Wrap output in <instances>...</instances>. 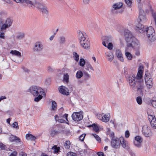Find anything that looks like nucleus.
I'll use <instances>...</instances> for the list:
<instances>
[{
	"label": "nucleus",
	"instance_id": "nucleus-1",
	"mask_svg": "<svg viewBox=\"0 0 156 156\" xmlns=\"http://www.w3.org/2000/svg\"><path fill=\"white\" fill-rule=\"evenodd\" d=\"M27 91L35 97L34 101L37 102H38L42 98V95H45V94L42 88L36 86H30L27 90Z\"/></svg>",
	"mask_w": 156,
	"mask_h": 156
},
{
	"label": "nucleus",
	"instance_id": "nucleus-2",
	"mask_svg": "<svg viewBox=\"0 0 156 156\" xmlns=\"http://www.w3.org/2000/svg\"><path fill=\"white\" fill-rule=\"evenodd\" d=\"M135 75L133 74L129 75L128 78V82L129 86L132 88L137 89L138 91L141 92L144 88L143 80L136 79Z\"/></svg>",
	"mask_w": 156,
	"mask_h": 156
},
{
	"label": "nucleus",
	"instance_id": "nucleus-3",
	"mask_svg": "<svg viewBox=\"0 0 156 156\" xmlns=\"http://www.w3.org/2000/svg\"><path fill=\"white\" fill-rule=\"evenodd\" d=\"M78 36L81 46L84 48L88 49L90 48V43L86 34L80 31H78Z\"/></svg>",
	"mask_w": 156,
	"mask_h": 156
},
{
	"label": "nucleus",
	"instance_id": "nucleus-4",
	"mask_svg": "<svg viewBox=\"0 0 156 156\" xmlns=\"http://www.w3.org/2000/svg\"><path fill=\"white\" fill-rule=\"evenodd\" d=\"M145 84L147 88H151L153 85V81L152 77L150 74L145 73Z\"/></svg>",
	"mask_w": 156,
	"mask_h": 156
},
{
	"label": "nucleus",
	"instance_id": "nucleus-5",
	"mask_svg": "<svg viewBox=\"0 0 156 156\" xmlns=\"http://www.w3.org/2000/svg\"><path fill=\"white\" fill-rule=\"evenodd\" d=\"M13 20L10 17H7L4 21V23H2L1 27V29L2 31H4L7 28L10 27L12 24Z\"/></svg>",
	"mask_w": 156,
	"mask_h": 156
},
{
	"label": "nucleus",
	"instance_id": "nucleus-6",
	"mask_svg": "<svg viewBox=\"0 0 156 156\" xmlns=\"http://www.w3.org/2000/svg\"><path fill=\"white\" fill-rule=\"evenodd\" d=\"M43 48V46L42 43L38 41L36 42L35 43L33 50L34 52L39 54L42 51Z\"/></svg>",
	"mask_w": 156,
	"mask_h": 156
},
{
	"label": "nucleus",
	"instance_id": "nucleus-7",
	"mask_svg": "<svg viewBox=\"0 0 156 156\" xmlns=\"http://www.w3.org/2000/svg\"><path fill=\"white\" fill-rule=\"evenodd\" d=\"M142 133L146 137H150L152 135V133L150 127L147 125H144L142 127Z\"/></svg>",
	"mask_w": 156,
	"mask_h": 156
},
{
	"label": "nucleus",
	"instance_id": "nucleus-8",
	"mask_svg": "<svg viewBox=\"0 0 156 156\" xmlns=\"http://www.w3.org/2000/svg\"><path fill=\"white\" fill-rule=\"evenodd\" d=\"M124 35L125 40L127 43L131 42L132 40L135 38L133 37L131 32L127 29L125 30Z\"/></svg>",
	"mask_w": 156,
	"mask_h": 156
},
{
	"label": "nucleus",
	"instance_id": "nucleus-9",
	"mask_svg": "<svg viewBox=\"0 0 156 156\" xmlns=\"http://www.w3.org/2000/svg\"><path fill=\"white\" fill-rule=\"evenodd\" d=\"M131 43H129V45H131V47L134 49L139 50L140 48V43L135 38H133Z\"/></svg>",
	"mask_w": 156,
	"mask_h": 156
},
{
	"label": "nucleus",
	"instance_id": "nucleus-10",
	"mask_svg": "<svg viewBox=\"0 0 156 156\" xmlns=\"http://www.w3.org/2000/svg\"><path fill=\"white\" fill-rule=\"evenodd\" d=\"M148 118L152 128L153 129H156V119L154 116L149 115Z\"/></svg>",
	"mask_w": 156,
	"mask_h": 156
},
{
	"label": "nucleus",
	"instance_id": "nucleus-11",
	"mask_svg": "<svg viewBox=\"0 0 156 156\" xmlns=\"http://www.w3.org/2000/svg\"><path fill=\"white\" fill-rule=\"evenodd\" d=\"M147 28H148L147 26H144L140 23H138L135 29L140 33H143L146 32Z\"/></svg>",
	"mask_w": 156,
	"mask_h": 156
},
{
	"label": "nucleus",
	"instance_id": "nucleus-12",
	"mask_svg": "<svg viewBox=\"0 0 156 156\" xmlns=\"http://www.w3.org/2000/svg\"><path fill=\"white\" fill-rule=\"evenodd\" d=\"M72 117L74 121H79L83 118V115L80 112H74L73 114Z\"/></svg>",
	"mask_w": 156,
	"mask_h": 156
},
{
	"label": "nucleus",
	"instance_id": "nucleus-13",
	"mask_svg": "<svg viewBox=\"0 0 156 156\" xmlns=\"http://www.w3.org/2000/svg\"><path fill=\"white\" fill-rule=\"evenodd\" d=\"M7 12L3 10H0V23H4L5 19L8 17Z\"/></svg>",
	"mask_w": 156,
	"mask_h": 156
},
{
	"label": "nucleus",
	"instance_id": "nucleus-14",
	"mask_svg": "<svg viewBox=\"0 0 156 156\" xmlns=\"http://www.w3.org/2000/svg\"><path fill=\"white\" fill-rule=\"evenodd\" d=\"M111 145L113 147L118 148L120 146V141L119 139L116 138L112 139L111 141Z\"/></svg>",
	"mask_w": 156,
	"mask_h": 156
},
{
	"label": "nucleus",
	"instance_id": "nucleus-15",
	"mask_svg": "<svg viewBox=\"0 0 156 156\" xmlns=\"http://www.w3.org/2000/svg\"><path fill=\"white\" fill-rule=\"evenodd\" d=\"M139 23H144L147 22V20L146 17L144 13L141 12L139 17Z\"/></svg>",
	"mask_w": 156,
	"mask_h": 156
},
{
	"label": "nucleus",
	"instance_id": "nucleus-16",
	"mask_svg": "<svg viewBox=\"0 0 156 156\" xmlns=\"http://www.w3.org/2000/svg\"><path fill=\"white\" fill-rule=\"evenodd\" d=\"M102 39V44L105 47L106 46V43L108 44L112 42V37L110 36L103 37Z\"/></svg>",
	"mask_w": 156,
	"mask_h": 156
},
{
	"label": "nucleus",
	"instance_id": "nucleus-17",
	"mask_svg": "<svg viewBox=\"0 0 156 156\" xmlns=\"http://www.w3.org/2000/svg\"><path fill=\"white\" fill-rule=\"evenodd\" d=\"M59 91L61 93L64 95H67L69 94L68 89L65 86H61L59 88Z\"/></svg>",
	"mask_w": 156,
	"mask_h": 156
},
{
	"label": "nucleus",
	"instance_id": "nucleus-18",
	"mask_svg": "<svg viewBox=\"0 0 156 156\" xmlns=\"http://www.w3.org/2000/svg\"><path fill=\"white\" fill-rule=\"evenodd\" d=\"M115 55L119 60L122 62L124 61L123 55L120 50L119 49L116 50L115 51Z\"/></svg>",
	"mask_w": 156,
	"mask_h": 156
},
{
	"label": "nucleus",
	"instance_id": "nucleus-19",
	"mask_svg": "<svg viewBox=\"0 0 156 156\" xmlns=\"http://www.w3.org/2000/svg\"><path fill=\"white\" fill-rule=\"evenodd\" d=\"M9 140L11 142L14 141L16 143L21 142V140L19 137L13 135L10 136L9 138Z\"/></svg>",
	"mask_w": 156,
	"mask_h": 156
},
{
	"label": "nucleus",
	"instance_id": "nucleus-20",
	"mask_svg": "<svg viewBox=\"0 0 156 156\" xmlns=\"http://www.w3.org/2000/svg\"><path fill=\"white\" fill-rule=\"evenodd\" d=\"M146 33L147 36L155 34L154 30L151 27V26L147 28V30H146Z\"/></svg>",
	"mask_w": 156,
	"mask_h": 156
},
{
	"label": "nucleus",
	"instance_id": "nucleus-21",
	"mask_svg": "<svg viewBox=\"0 0 156 156\" xmlns=\"http://www.w3.org/2000/svg\"><path fill=\"white\" fill-rule=\"evenodd\" d=\"M105 54L107 57L108 60L111 62L114 58V55L111 51H109L105 53Z\"/></svg>",
	"mask_w": 156,
	"mask_h": 156
},
{
	"label": "nucleus",
	"instance_id": "nucleus-22",
	"mask_svg": "<svg viewBox=\"0 0 156 156\" xmlns=\"http://www.w3.org/2000/svg\"><path fill=\"white\" fill-rule=\"evenodd\" d=\"M84 68L87 71H89L90 69L93 71H94V70L91 64L88 62H86V65L84 66Z\"/></svg>",
	"mask_w": 156,
	"mask_h": 156
},
{
	"label": "nucleus",
	"instance_id": "nucleus-23",
	"mask_svg": "<svg viewBox=\"0 0 156 156\" xmlns=\"http://www.w3.org/2000/svg\"><path fill=\"white\" fill-rule=\"evenodd\" d=\"M147 37L148 40L149 41L150 44L154 42L156 40L155 34H152L151 35L148 36H147Z\"/></svg>",
	"mask_w": 156,
	"mask_h": 156
},
{
	"label": "nucleus",
	"instance_id": "nucleus-24",
	"mask_svg": "<svg viewBox=\"0 0 156 156\" xmlns=\"http://www.w3.org/2000/svg\"><path fill=\"white\" fill-rule=\"evenodd\" d=\"M26 138L27 140H34L36 139L35 136L29 133L26 135Z\"/></svg>",
	"mask_w": 156,
	"mask_h": 156
},
{
	"label": "nucleus",
	"instance_id": "nucleus-25",
	"mask_svg": "<svg viewBox=\"0 0 156 156\" xmlns=\"http://www.w3.org/2000/svg\"><path fill=\"white\" fill-rule=\"evenodd\" d=\"M120 143L123 148H125L126 145L127 144V142L124 140L123 137H121L119 140Z\"/></svg>",
	"mask_w": 156,
	"mask_h": 156
},
{
	"label": "nucleus",
	"instance_id": "nucleus-26",
	"mask_svg": "<svg viewBox=\"0 0 156 156\" xmlns=\"http://www.w3.org/2000/svg\"><path fill=\"white\" fill-rule=\"evenodd\" d=\"M60 148L59 147H57V145H54L51 148L52 150L55 154H58L60 152Z\"/></svg>",
	"mask_w": 156,
	"mask_h": 156
},
{
	"label": "nucleus",
	"instance_id": "nucleus-27",
	"mask_svg": "<svg viewBox=\"0 0 156 156\" xmlns=\"http://www.w3.org/2000/svg\"><path fill=\"white\" fill-rule=\"evenodd\" d=\"M123 5V3L121 2H118L115 3L113 5V8L115 9H117L121 8Z\"/></svg>",
	"mask_w": 156,
	"mask_h": 156
},
{
	"label": "nucleus",
	"instance_id": "nucleus-28",
	"mask_svg": "<svg viewBox=\"0 0 156 156\" xmlns=\"http://www.w3.org/2000/svg\"><path fill=\"white\" fill-rule=\"evenodd\" d=\"M10 53L12 54V55L17 56L19 57H21L22 56L21 53L16 50H12L10 51Z\"/></svg>",
	"mask_w": 156,
	"mask_h": 156
},
{
	"label": "nucleus",
	"instance_id": "nucleus-29",
	"mask_svg": "<svg viewBox=\"0 0 156 156\" xmlns=\"http://www.w3.org/2000/svg\"><path fill=\"white\" fill-rule=\"evenodd\" d=\"M143 72V71L138 70L137 76L136 77V80H143L142 79Z\"/></svg>",
	"mask_w": 156,
	"mask_h": 156
},
{
	"label": "nucleus",
	"instance_id": "nucleus-30",
	"mask_svg": "<svg viewBox=\"0 0 156 156\" xmlns=\"http://www.w3.org/2000/svg\"><path fill=\"white\" fill-rule=\"evenodd\" d=\"M143 72V71L138 70L137 76L136 77V80H143L142 79Z\"/></svg>",
	"mask_w": 156,
	"mask_h": 156
},
{
	"label": "nucleus",
	"instance_id": "nucleus-31",
	"mask_svg": "<svg viewBox=\"0 0 156 156\" xmlns=\"http://www.w3.org/2000/svg\"><path fill=\"white\" fill-rule=\"evenodd\" d=\"M89 127H92L93 130H94L96 132H98L99 129V128L98 126V125L94 123L92 125L89 126Z\"/></svg>",
	"mask_w": 156,
	"mask_h": 156
},
{
	"label": "nucleus",
	"instance_id": "nucleus-32",
	"mask_svg": "<svg viewBox=\"0 0 156 156\" xmlns=\"http://www.w3.org/2000/svg\"><path fill=\"white\" fill-rule=\"evenodd\" d=\"M25 34L23 33V32H20L18 33L17 34L16 36V38L19 39L21 40L22 39H23L24 37Z\"/></svg>",
	"mask_w": 156,
	"mask_h": 156
},
{
	"label": "nucleus",
	"instance_id": "nucleus-33",
	"mask_svg": "<svg viewBox=\"0 0 156 156\" xmlns=\"http://www.w3.org/2000/svg\"><path fill=\"white\" fill-rule=\"evenodd\" d=\"M35 6L41 10L45 6L39 2H37L35 5Z\"/></svg>",
	"mask_w": 156,
	"mask_h": 156
},
{
	"label": "nucleus",
	"instance_id": "nucleus-34",
	"mask_svg": "<svg viewBox=\"0 0 156 156\" xmlns=\"http://www.w3.org/2000/svg\"><path fill=\"white\" fill-rule=\"evenodd\" d=\"M57 108V105L56 102L54 101H52L51 110L55 111Z\"/></svg>",
	"mask_w": 156,
	"mask_h": 156
},
{
	"label": "nucleus",
	"instance_id": "nucleus-35",
	"mask_svg": "<svg viewBox=\"0 0 156 156\" xmlns=\"http://www.w3.org/2000/svg\"><path fill=\"white\" fill-rule=\"evenodd\" d=\"M83 75V73L80 70L78 71L76 73V76L78 79L81 78Z\"/></svg>",
	"mask_w": 156,
	"mask_h": 156
},
{
	"label": "nucleus",
	"instance_id": "nucleus-36",
	"mask_svg": "<svg viewBox=\"0 0 156 156\" xmlns=\"http://www.w3.org/2000/svg\"><path fill=\"white\" fill-rule=\"evenodd\" d=\"M104 117L102 119V121L105 122H107L109 120V114H106L103 115Z\"/></svg>",
	"mask_w": 156,
	"mask_h": 156
},
{
	"label": "nucleus",
	"instance_id": "nucleus-37",
	"mask_svg": "<svg viewBox=\"0 0 156 156\" xmlns=\"http://www.w3.org/2000/svg\"><path fill=\"white\" fill-rule=\"evenodd\" d=\"M73 57L74 60L76 62H78L79 60V56L76 52H74L73 53Z\"/></svg>",
	"mask_w": 156,
	"mask_h": 156
},
{
	"label": "nucleus",
	"instance_id": "nucleus-38",
	"mask_svg": "<svg viewBox=\"0 0 156 156\" xmlns=\"http://www.w3.org/2000/svg\"><path fill=\"white\" fill-rule=\"evenodd\" d=\"M69 76L68 73H64L63 76V80L67 83L69 82Z\"/></svg>",
	"mask_w": 156,
	"mask_h": 156
},
{
	"label": "nucleus",
	"instance_id": "nucleus-39",
	"mask_svg": "<svg viewBox=\"0 0 156 156\" xmlns=\"http://www.w3.org/2000/svg\"><path fill=\"white\" fill-rule=\"evenodd\" d=\"M129 43H128L127 45L126 46L125 48V52H130L131 51V45H129Z\"/></svg>",
	"mask_w": 156,
	"mask_h": 156
},
{
	"label": "nucleus",
	"instance_id": "nucleus-40",
	"mask_svg": "<svg viewBox=\"0 0 156 156\" xmlns=\"http://www.w3.org/2000/svg\"><path fill=\"white\" fill-rule=\"evenodd\" d=\"M125 55L128 60H131L133 58V56L130 53V52H127L125 53Z\"/></svg>",
	"mask_w": 156,
	"mask_h": 156
},
{
	"label": "nucleus",
	"instance_id": "nucleus-41",
	"mask_svg": "<svg viewBox=\"0 0 156 156\" xmlns=\"http://www.w3.org/2000/svg\"><path fill=\"white\" fill-rule=\"evenodd\" d=\"M87 62H85L83 58H82L80 60V65L81 66H84V65H86V64Z\"/></svg>",
	"mask_w": 156,
	"mask_h": 156
},
{
	"label": "nucleus",
	"instance_id": "nucleus-42",
	"mask_svg": "<svg viewBox=\"0 0 156 156\" xmlns=\"http://www.w3.org/2000/svg\"><path fill=\"white\" fill-rule=\"evenodd\" d=\"M42 13L47 14L48 13V11L47 10V8L44 6L41 10H40Z\"/></svg>",
	"mask_w": 156,
	"mask_h": 156
},
{
	"label": "nucleus",
	"instance_id": "nucleus-43",
	"mask_svg": "<svg viewBox=\"0 0 156 156\" xmlns=\"http://www.w3.org/2000/svg\"><path fill=\"white\" fill-rule=\"evenodd\" d=\"M83 71L84 76L85 78L88 79L90 77V75L87 72L84 70H83Z\"/></svg>",
	"mask_w": 156,
	"mask_h": 156
},
{
	"label": "nucleus",
	"instance_id": "nucleus-44",
	"mask_svg": "<svg viewBox=\"0 0 156 156\" xmlns=\"http://www.w3.org/2000/svg\"><path fill=\"white\" fill-rule=\"evenodd\" d=\"M70 143L69 141H66L64 144L65 147L66 149H69L70 147Z\"/></svg>",
	"mask_w": 156,
	"mask_h": 156
},
{
	"label": "nucleus",
	"instance_id": "nucleus-45",
	"mask_svg": "<svg viewBox=\"0 0 156 156\" xmlns=\"http://www.w3.org/2000/svg\"><path fill=\"white\" fill-rule=\"evenodd\" d=\"M59 132L55 130H51L50 132V135L51 136H54L55 135L58 134Z\"/></svg>",
	"mask_w": 156,
	"mask_h": 156
},
{
	"label": "nucleus",
	"instance_id": "nucleus-46",
	"mask_svg": "<svg viewBox=\"0 0 156 156\" xmlns=\"http://www.w3.org/2000/svg\"><path fill=\"white\" fill-rule=\"evenodd\" d=\"M12 126L14 128H15L17 129H19V126L18 123V122H14L12 125Z\"/></svg>",
	"mask_w": 156,
	"mask_h": 156
},
{
	"label": "nucleus",
	"instance_id": "nucleus-47",
	"mask_svg": "<svg viewBox=\"0 0 156 156\" xmlns=\"http://www.w3.org/2000/svg\"><path fill=\"white\" fill-rule=\"evenodd\" d=\"M134 140L141 143L142 142V139L140 136H137L135 137Z\"/></svg>",
	"mask_w": 156,
	"mask_h": 156
},
{
	"label": "nucleus",
	"instance_id": "nucleus-48",
	"mask_svg": "<svg viewBox=\"0 0 156 156\" xmlns=\"http://www.w3.org/2000/svg\"><path fill=\"white\" fill-rule=\"evenodd\" d=\"M59 42L61 44H64L65 42V38L64 36L61 37L60 38Z\"/></svg>",
	"mask_w": 156,
	"mask_h": 156
},
{
	"label": "nucleus",
	"instance_id": "nucleus-49",
	"mask_svg": "<svg viewBox=\"0 0 156 156\" xmlns=\"http://www.w3.org/2000/svg\"><path fill=\"white\" fill-rule=\"evenodd\" d=\"M25 2L27 4H29L32 5H33L32 0H22V3Z\"/></svg>",
	"mask_w": 156,
	"mask_h": 156
},
{
	"label": "nucleus",
	"instance_id": "nucleus-50",
	"mask_svg": "<svg viewBox=\"0 0 156 156\" xmlns=\"http://www.w3.org/2000/svg\"><path fill=\"white\" fill-rule=\"evenodd\" d=\"M136 101L139 105H141L142 102V98L140 97H138L136 98Z\"/></svg>",
	"mask_w": 156,
	"mask_h": 156
},
{
	"label": "nucleus",
	"instance_id": "nucleus-51",
	"mask_svg": "<svg viewBox=\"0 0 156 156\" xmlns=\"http://www.w3.org/2000/svg\"><path fill=\"white\" fill-rule=\"evenodd\" d=\"M125 2L128 7H130L131 6L132 3V0H125Z\"/></svg>",
	"mask_w": 156,
	"mask_h": 156
},
{
	"label": "nucleus",
	"instance_id": "nucleus-52",
	"mask_svg": "<svg viewBox=\"0 0 156 156\" xmlns=\"http://www.w3.org/2000/svg\"><path fill=\"white\" fill-rule=\"evenodd\" d=\"M92 135L95 137L97 141L100 142L101 141V138L98 135L95 134H92Z\"/></svg>",
	"mask_w": 156,
	"mask_h": 156
},
{
	"label": "nucleus",
	"instance_id": "nucleus-53",
	"mask_svg": "<svg viewBox=\"0 0 156 156\" xmlns=\"http://www.w3.org/2000/svg\"><path fill=\"white\" fill-rule=\"evenodd\" d=\"M108 45H106V47H107L109 50H111L113 48V45L112 42L108 43Z\"/></svg>",
	"mask_w": 156,
	"mask_h": 156
},
{
	"label": "nucleus",
	"instance_id": "nucleus-54",
	"mask_svg": "<svg viewBox=\"0 0 156 156\" xmlns=\"http://www.w3.org/2000/svg\"><path fill=\"white\" fill-rule=\"evenodd\" d=\"M10 151L11 152L10 153V154L9 156H16L17 155V152L16 151H12V150H10Z\"/></svg>",
	"mask_w": 156,
	"mask_h": 156
},
{
	"label": "nucleus",
	"instance_id": "nucleus-55",
	"mask_svg": "<svg viewBox=\"0 0 156 156\" xmlns=\"http://www.w3.org/2000/svg\"><path fill=\"white\" fill-rule=\"evenodd\" d=\"M76 153L70 151L67 153L66 156H76Z\"/></svg>",
	"mask_w": 156,
	"mask_h": 156
},
{
	"label": "nucleus",
	"instance_id": "nucleus-56",
	"mask_svg": "<svg viewBox=\"0 0 156 156\" xmlns=\"http://www.w3.org/2000/svg\"><path fill=\"white\" fill-rule=\"evenodd\" d=\"M152 106L156 108V100H152L151 101Z\"/></svg>",
	"mask_w": 156,
	"mask_h": 156
},
{
	"label": "nucleus",
	"instance_id": "nucleus-57",
	"mask_svg": "<svg viewBox=\"0 0 156 156\" xmlns=\"http://www.w3.org/2000/svg\"><path fill=\"white\" fill-rule=\"evenodd\" d=\"M134 145L137 147H139L141 146V143L134 140Z\"/></svg>",
	"mask_w": 156,
	"mask_h": 156
},
{
	"label": "nucleus",
	"instance_id": "nucleus-58",
	"mask_svg": "<svg viewBox=\"0 0 156 156\" xmlns=\"http://www.w3.org/2000/svg\"><path fill=\"white\" fill-rule=\"evenodd\" d=\"M86 136V134H83L81 135L79 138V139L82 141H83L84 140L85 137Z\"/></svg>",
	"mask_w": 156,
	"mask_h": 156
},
{
	"label": "nucleus",
	"instance_id": "nucleus-59",
	"mask_svg": "<svg viewBox=\"0 0 156 156\" xmlns=\"http://www.w3.org/2000/svg\"><path fill=\"white\" fill-rule=\"evenodd\" d=\"M97 118L101 120L102 121V119L104 117L102 115H101L100 114H98L97 115Z\"/></svg>",
	"mask_w": 156,
	"mask_h": 156
},
{
	"label": "nucleus",
	"instance_id": "nucleus-60",
	"mask_svg": "<svg viewBox=\"0 0 156 156\" xmlns=\"http://www.w3.org/2000/svg\"><path fill=\"white\" fill-rule=\"evenodd\" d=\"M19 156H27V154L23 151L20 152Z\"/></svg>",
	"mask_w": 156,
	"mask_h": 156
},
{
	"label": "nucleus",
	"instance_id": "nucleus-61",
	"mask_svg": "<svg viewBox=\"0 0 156 156\" xmlns=\"http://www.w3.org/2000/svg\"><path fill=\"white\" fill-rule=\"evenodd\" d=\"M129 135H130V133H129V131H128V130H126L125 132V137L126 138H128L129 137Z\"/></svg>",
	"mask_w": 156,
	"mask_h": 156
},
{
	"label": "nucleus",
	"instance_id": "nucleus-62",
	"mask_svg": "<svg viewBox=\"0 0 156 156\" xmlns=\"http://www.w3.org/2000/svg\"><path fill=\"white\" fill-rule=\"evenodd\" d=\"M6 146L2 143H0V148L1 150L5 149Z\"/></svg>",
	"mask_w": 156,
	"mask_h": 156
},
{
	"label": "nucleus",
	"instance_id": "nucleus-63",
	"mask_svg": "<svg viewBox=\"0 0 156 156\" xmlns=\"http://www.w3.org/2000/svg\"><path fill=\"white\" fill-rule=\"evenodd\" d=\"M110 137L111 138L112 140V139H115L114 137V133L113 132H112L110 135Z\"/></svg>",
	"mask_w": 156,
	"mask_h": 156
},
{
	"label": "nucleus",
	"instance_id": "nucleus-64",
	"mask_svg": "<svg viewBox=\"0 0 156 156\" xmlns=\"http://www.w3.org/2000/svg\"><path fill=\"white\" fill-rule=\"evenodd\" d=\"M97 154L98 156H105L104 153L102 152H98L97 153Z\"/></svg>",
	"mask_w": 156,
	"mask_h": 156
}]
</instances>
